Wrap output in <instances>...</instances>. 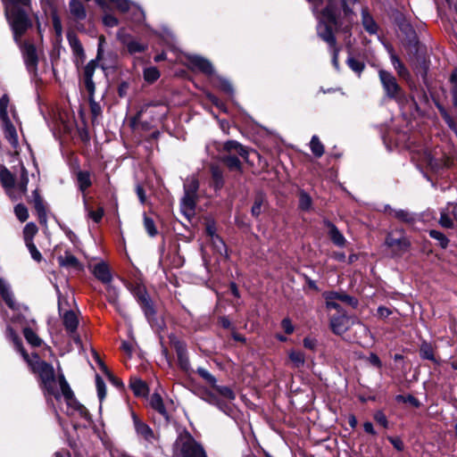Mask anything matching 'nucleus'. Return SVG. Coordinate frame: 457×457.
Listing matches in <instances>:
<instances>
[{
  "label": "nucleus",
  "mask_w": 457,
  "mask_h": 457,
  "mask_svg": "<svg viewBox=\"0 0 457 457\" xmlns=\"http://www.w3.org/2000/svg\"><path fill=\"white\" fill-rule=\"evenodd\" d=\"M0 295L6 305L12 311L19 310V304H17L13 299V295L5 283L4 279L0 278Z\"/></svg>",
  "instance_id": "nucleus-23"
},
{
  "label": "nucleus",
  "mask_w": 457,
  "mask_h": 457,
  "mask_svg": "<svg viewBox=\"0 0 457 457\" xmlns=\"http://www.w3.org/2000/svg\"><path fill=\"white\" fill-rule=\"evenodd\" d=\"M147 49V46L142 43H139L136 40H130L127 44V50L129 54H135L137 53H144Z\"/></svg>",
  "instance_id": "nucleus-61"
},
{
  "label": "nucleus",
  "mask_w": 457,
  "mask_h": 457,
  "mask_svg": "<svg viewBox=\"0 0 457 457\" xmlns=\"http://www.w3.org/2000/svg\"><path fill=\"white\" fill-rule=\"evenodd\" d=\"M310 148L316 158H320L325 153L324 145L320 142L317 135H313L310 141Z\"/></svg>",
  "instance_id": "nucleus-45"
},
{
  "label": "nucleus",
  "mask_w": 457,
  "mask_h": 457,
  "mask_svg": "<svg viewBox=\"0 0 457 457\" xmlns=\"http://www.w3.org/2000/svg\"><path fill=\"white\" fill-rule=\"evenodd\" d=\"M189 68L197 70L207 76L214 74V69L212 62L200 55H192L188 57Z\"/></svg>",
  "instance_id": "nucleus-13"
},
{
  "label": "nucleus",
  "mask_w": 457,
  "mask_h": 457,
  "mask_svg": "<svg viewBox=\"0 0 457 457\" xmlns=\"http://www.w3.org/2000/svg\"><path fill=\"white\" fill-rule=\"evenodd\" d=\"M87 100L92 118H97L102 113V108L100 104L95 101V94H88Z\"/></svg>",
  "instance_id": "nucleus-62"
},
{
  "label": "nucleus",
  "mask_w": 457,
  "mask_h": 457,
  "mask_svg": "<svg viewBox=\"0 0 457 457\" xmlns=\"http://www.w3.org/2000/svg\"><path fill=\"white\" fill-rule=\"evenodd\" d=\"M129 290L143 312L145 320L153 330L158 334L160 343H162L164 340L162 333L167 329L166 321L162 316L158 314L156 303L152 299L145 286L137 283L131 285Z\"/></svg>",
  "instance_id": "nucleus-3"
},
{
  "label": "nucleus",
  "mask_w": 457,
  "mask_h": 457,
  "mask_svg": "<svg viewBox=\"0 0 457 457\" xmlns=\"http://www.w3.org/2000/svg\"><path fill=\"white\" fill-rule=\"evenodd\" d=\"M22 333L27 343H44L37 333L29 326L7 325L5 337L12 343H22L20 333Z\"/></svg>",
  "instance_id": "nucleus-7"
},
{
  "label": "nucleus",
  "mask_w": 457,
  "mask_h": 457,
  "mask_svg": "<svg viewBox=\"0 0 457 457\" xmlns=\"http://www.w3.org/2000/svg\"><path fill=\"white\" fill-rule=\"evenodd\" d=\"M76 177L79 190L84 194L92 186L90 172L88 170H79Z\"/></svg>",
  "instance_id": "nucleus-36"
},
{
  "label": "nucleus",
  "mask_w": 457,
  "mask_h": 457,
  "mask_svg": "<svg viewBox=\"0 0 457 457\" xmlns=\"http://www.w3.org/2000/svg\"><path fill=\"white\" fill-rule=\"evenodd\" d=\"M216 222L213 219L208 220L205 223V234L211 238L212 241L219 240L222 247L226 248L223 238L216 233Z\"/></svg>",
  "instance_id": "nucleus-39"
},
{
  "label": "nucleus",
  "mask_w": 457,
  "mask_h": 457,
  "mask_svg": "<svg viewBox=\"0 0 457 457\" xmlns=\"http://www.w3.org/2000/svg\"><path fill=\"white\" fill-rule=\"evenodd\" d=\"M385 244L387 247L392 248L394 256H402L411 246V241L407 237L395 238L390 233L386 237Z\"/></svg>",
  "instance_id": "nucleus-11"
},
{
  "label": "nucleus",
  "mask_w": 457,
  "mask_h": 457,
  "mask_svg": "<svg viewBox=\"0 0 457 457\" xmlns=\"http://www.w3.org/2000/svg\"><path fill=\"white\" fill-rule=\"evenodd\" d=\"M448 83L450 85V96L452 100V105L453 108L457 109V66L454 67L449 77Z\"/></svg>",
  "instance_id": "nucleus-35"
},
{
  "label": "nucleus",
  "mask_w": 457,
  "mask_h": 457,
  "mask_svg": "<svg viewBox=\"0 0 457 457\" xmlns=\"http://www.w3.org/2000/svg\"><path fill=\"white\" fill-rule=\"evenodd\" d=\"M217 325L226 329L235 341L245 343V338L236 330L234 324L228 316H219L217 319Z\"/></svg>",
  "instance_id": "nucleus-20"
},
{
  "label": "nucleus",
  "mask_w": 457,
  "mask_h": 457,
  "mask_svg": "<svg viewBox=\"0 0 457 457\" xmlns=\"http://www.w3.org/2000/svg\"><path fill=\"white\" fill-rule=\"evenodd\" d=\"M216 87L222 91L223 93L232 96L234 94V88L232 84L228 79L224 77L217 76L216 77Z\"/></svg>",
  "instance_id": "nucleus-50"
},
{
  "label": "nucleus",
  "mask_w": 457,
  "mask_h": 457,
  "mask_svg": "<svg viewBox=\"0 0 457 457\" xmlns=\"http://www.w3.org/2000/svg\"><path fill=\"white\" fill-rule=\"evenodd\" d=\"M390 60L391 62L396 71L398 76L403 79H407L410 77V71L406 68L405 64L402 62V60L399 58L397 54H395L394 48L391 47L390 51Z\"/></svg>",
  "instance_id": "nucleus-30"
},
{
  "label": "nucleus",
  "mask_w": 457,
  "mask_h": 457,
  "mask_svg": "<svg viewBox=\"0 0 457 457\" xmlns=\"http://www.w3.org/2000/svg\"><path fill=\"white\" fill-rule=\"evenodd\" d=\"M10 103V97L7 94H4L2 97H0V120H10L8 115V105Z\"/></svg>",
  "instance_id": "nucleus-59"
},
{
  "label": "nucleus",
  "mask_w": 457,
  "mask_h": 457,
  "mask_svg": "<svg viewBox=\"0 0 457 457\" xmlns=\"http://www.w3.org/2000/svg\"><path fill=\"white\" fill-rule=\"evenodd\" d=\"M361 24L366 32L370 35H375L378 31V25L377 21L374 20L373 16L370 14L368 7H364L361 12Z\"/></svg>",
  "instance_id": "nucleus-21"
},
{
  "label": "nucleus",
  "mask_w": 457,
  "mask_h": 457,
  "mask_svg": "<svg viewBox=\"0 0 457 457\" xmlns=\"http://www.w3.org/2000/svg\"><path fill=\"white\" fill-rule=\"evenodd\" d=\"M221 162L228 167L229 170L243 172L242 162L237 155H223L221 158Z\"/></svg>",
  "instance_id": "nucleus-40"
},
{
  "label": "nucleus",
  "mask_w": 457,
  "mask_h": 457,
  "mask_svg": "<svg viewBox=\"0 0 457 457\" xmlns=\"http://www.w3.org/2000/svg\"><path fill=\"white\" fill-rule=\"evenodd\" d=\"M132 420L137 434L145 441L152 442L154 439V430L145 422L142 421L135 412L132 413Z\"/></svg>",
  "instance_id": "nucleus-15"
},
{
  "label": "nucleus",
  "mask_w": 457,
  "mask_h": 457,
  "mask_svg": "<svg viewBox=\"0 0 457 457\" xmlns=\"http://www.w3.org/2000/svg\"><path fill=\"white\" fill-rule=\"evenodd\" d=\"M67 40L69 42V45L72 50V53L74 56L76 57V60L74 62L77 68L79 67L80 64H82L86 60V54L84 47L79 40V38L77 37V35L71 31L69 30L67 32Z\"/></svg>",
  "instance_id": "nucleus-12"
},
{
  "label": "nucleus",
  "mask_w": 457,
  "mask_h": 457,
  "mask_svg": "<svg viewBox=\"0 0 457 457\" xmlns=\"http://www.w3.org/2000/svg\"><path fill=\"white\" fill-rule=\"evenodd\" d=\"M84 204L86 206V209L88 211V217L95 222V223H100L103 220V217L104 216V209L103 206H99L96 211L89 209L87 207V198L86 195H83Z\"/></svg>",
  "instance_id": "nucleus-49"
},
{
  "label": "nucleus",
  "mask_w": 457,
  "mask_h": 457,
  "mask_svg": "<svg viewBox=\"0 0 457 457\" xmlns=\"http://www.w3.org/2000/svg\"><path fill=\"white\" fill-rule=\"evenodd\" d=\"M129 388L137 397H145L149 394L148 385L139 378H130Z\"/></svg>",
  "instance_id": "nucleus-27"
},
{
  "label": "nucleus",
  "mask_w": 457,
  "mask_h": 457,
  "mask_svg": "<svg viewBox=\"0 0 457 457\" xmlns=\"http://www.w3.org/2000/svg\"><path fill=\"white\" fill-rule=\"evenodd\" d=\"M23 58L27 70L29 72H36L37 70L38 56L37 48L33 44H29L25 46Z\"/></svg>",
  "instance_id": "nucleus-14"
},
{
  "label": "nucleus",
  "mask_w": 457,
  "mask_h": 457,
  "mask_svg": "<svg viewBox=\"0 0 457 457\" xmlns=\"http://www.w3.org/2000/svg\"><path fill=\"white\" fill-rule=\"evenodd\" d=\"M62 324L71 337L77 333L79 319L72 310H69L64 312L62 316Z\"/></svg>",
  "instance_id": "nucleus-19"
},
{
  "label": "nucleus",
  "mask_w": 457,
  "mask_h": 457,
  "mask_svg": "<svg viewBox=\"0 0 457 457\" xmlns=\"http://www.w3.org/2000/svg\"><path fill=\"white\" fill-rule=\"evenodd\" d=\"M101 60H97L95 58L90 60L83 70V85L87 94H95L96 92V85L93 80L94 73L96 69L99 66L103 71H106L110 67L105 63H99Z\"/></svg>",
  "instance_id": "nucleus-8"
},
{
  "label": "nucleus",
  "mask_w": 457,
  "mask_h": 457,
  "mask_svg": "<svg viewBox=\"0 0 457 457\" xmlns=\"http://www.w3.org/2000/svg\"><path fill=\"white\" fill-rule=\"evenodd\" d=\"M93 274L104 284H109L112 278L109 265L104 262H98L95 265Z\"/></svg>",
  "instance_id": "nucleus-22"
},
{
  "label": "nucleus",
  "mask_w": 457,
  "mask_h": 457,
  "mask_svg": "<svg viewBox=\"0 0 457 457\" xmlns=\"http://www.w3.org/2000/svg\"><path fill=\"white\" fill-rule=\"evenodd\" d=\"M14 346L16 352L28 364L29 370L37 376L39 388L48 404L54 407L53 397L56 401H60L62 395L64 400L74 395L63 373H60L56 377L53 365L42 360L37 353L33 352L29 354L23 345H14Z\"/></svg>",
  "instance_id": "nucleus-1"
},
{
  "label": "nucleus",
  "mask_w": 457,
  "mask_h": 457,
  "mask_svg": "<svg viewBox=\"0 0 457 457\" xmlns=\"http://www.w3.org/2000/svg\"><path fill=\"white\" fill-rule=\"evenodd\" d=\"M264 204H268L266 195L259 190L255 193L253 198V204L251 208V215L255 219L259 220Z\"/></svg>",
  "instance_id": "nucleus-25"
},
{
  "label": "nucleus",
  "mask_w": 457,
  "mask_h": 457,
  "mask_svg": "<svg viewBox=\"0 0 457 457\" xmlns=\"http://www.w3.org/2000/svg\"><path fill=\"white\" fill-rule=\"evenodd\" d=\"M149 403L153 410L161 414L167 421H170V414L166 410L162 397L159 393H154L151 395Z\"/></svg>",
  "instance_id": "nucleus-28"
},
{
  "label": "nucleus",
  "mask_w": 457,
  "mask_h": 457,
  "mask_svg": "<svg viewBox=\"0 0 457 457\" xmlns=\"http://www.w3.org/2000/svg\"><path fill=\"white\" fill-rule=\"evenodd\" d=\"M28 203L33 204V207L37 215L38 222L41 225L46 226L47 223V211L46 203L41 196L38 188H36L32 191L31 196L28 199Z\"/></svg>",
  "instance_id": "nucleus-9"
},
{
  "label": "nucleus",
  "mask_w": 457,
  "mask_h": 457,
  "mask_svg": "<svg viewBox=\"0 0 457 457\" xmlns=\"http://www.w3.org/2000/svg\"><path fill=\"white\" fill-rule=\"evenodd\" d=\"M106 299L110 304L120 311L119 293L116 287L108 286L106 288Z\"/></svg>",
  "instance_id": "nucleus-51"
},
{
  "label": "nucleus",
  "mask_w": 457,
  "mask_h": 457,
  "mask_svg": "<svg viewBox=\"0 0 457 457\" xmlns=\"http://www.w3.org/2000/svg\"><path fill=\"white\" fill-rule=\"evenodd\" d=\"M196 373L213 389L217 386L216 378L212 375L207 370L198 367Z\"/></svg>",
  "instance_id": "nucleus-54"
},
{
  "label": "nucleus",
  "mask_w": 457,
  "mask_h": 457,
  "mask_svg": "<svg viewBox=\"0 0 457 457\" xmlns=\"http://www.w3.org/2000/svg\"><path fill=\"white\" fill-rule=\"evenodd\" d=\"M320 20L317 25L318 37L326 42L329 47L337 45V37L333 28L339 29L343 23L341 21V10L336 0H327L325 7L320 11Z\"/></svg>",
  "instance_id": "nucleus-5"
},
{
  "label": "nucleus",
  "mask_w": 457,
  "mask_h": 457,
  "mask_svg": "<svg viewBox=\"0 0 457 457\" xmlns=\"http://www.w3.org/2000/svg\"><path fill=\"white\" fill-rule=\"evenodd\" d=\"M29 184V173L25 166L21 163L20 180L18 183V188L22 194H26Z\"/></svg>",
  "instance_id": "nucleus-57"
},
{
  "label": "nucleus",
  "mask_w": 457,
  "mask_h": 457,
  "mask_svg": "<svg viewBox=\"0 0 457 457\" xmlns=\"http://www.w3.org/2000/svg\"><path fill=\"white\" fill-rule=\"evenodd\" d=\"M144 227L150 237H154L158 234L154 220L146 214L144 215Z\"/></svg>",
  "instance_id": "nucleus-63"
},
{
  "label": "nucleus",
  "mask_w": 457,
  "mask_h": 457,
  "mask_svg": "<svg viewBox=\"0 0 457 457\" xmlns=\"http://www.w3.org/2000/svg\"><path fill=\"white\" fill-rule=\"evenodd\" d=\"M393 21L403 36V46L405 50L410 55L421 62L419 72L422 79H426L428 66L425 61V54L427 52L425 45L420 42L414 27L403 12L395 10L393 13Z\"/></svg>",
  "instance_id": "nucleus-2"
},
{
  "label": "nucleus",
  "mask_w": 457,
  "mask_h": 457,
  "mask_svg": "<svg viewBox=\"0 0 457 457\" xmlns=\"http://www.w3.org/2000/svg\"><path fill=\"white\" fill-rule=\"evenodd\" d=\"M68 408H71L77 412H79V416L87 421H92V415L88 411V410L79 402L76 398L75 395L71 396V398H68L65 400Z\"/></svg>",
  "instance_id": "nucleus-24"
},
{
  "label": "nucleus",
  "mask_w": 457,
  "mask_h": 457,
  "mask_svg": "<svg viewBox=\"0 0 457 457\" xmlns=\"http://www.w3.org/2000/svg\"><path fill=\"white\" fill-rule=\"evenodd\" d=\"M4 15L15 38L21 37L33 26L29 16L31 0H2Z\"/></svg>",
  "instance_id": "nucleus-4"
},
{
  "label": "nucleus",
  "mask_w": 457,
  "mask_h": 457,
  "mask_svg": "<svg viewBox=\"0 0 457 457\" xmlns=\"http://www.w3.org/2000/svg\"><path fill=\"white\" fill-rule=\"evenodd\" d=\"M96 386L97 396L99 401L102 403L106 396V385L103 378L98 373L96 374Z\"/></svg>",
  "instance_id": "nucleus-60"
},
{
  "label": "nucleus",
  "mask_w": 457,
  "mask_h": 457,
  "mask_svg": "<svg viewBox=\"0 0 457 457\" xmlns=\"http://www.w3.org/2000/svg\"><path fill=\"white\" fill-rule=\"evenodd\" d=\"M211 171V186L217 192L220 191L225 185L223 172L219 166L212 165L210 169Z\"/></svg>",
  "instance_id": "nucleus-31"
},
{
  "label": "nucleus",
  "mask_w": 457,
  "mask_h": 457,
  "mask_svg": "<svg viewBox=\"0 0 457 457\" xmlns=\"http://www.w3.org/2000/svg\"><path fill=\"white\" fill-rule=\"evenodd\" d=\"M196 373L213 389L217 386L216 378L212 375L207 370L198 367Z\"/></svg>",
  "instance_id": "nucleus-55"
},
{
  "label": "nucleus",
  "mask_w": 457,
  "mask_h": 457,
  "mask_svg": "<svg viewBox=\"0 0 457 457\" xmlns=\"http://www.w3.org/2000/svg\"><path fill=\"white\" fill-rule=\"evenodd\" d=\"M38 232V228L34 222H29L23 228L24 242L33 241L34 237Z\"/></svg>",
  "instance_id": "nucleus-53"
},
{
  "label": "nucleus",
  "mask_w": 457,
  "mask_h": 457,
  "mask_svg": "<svg viewBox=\"0 0 457 457\" xmlns=\"http://www.w3.org/2000/svg\"><path fill=\"white\" fill-rule=\"evenodd\" d=\"M2 122L4 137L13 148H16L19 145V139L16 128L14 127L11 120H3Z\"/></svg>",
  "instance_id": "nucleus-26"
},
{
  "label": "nucleus",
  "mask_w": 457,
  "mask_h": 457,
  "mask_svg": "<svg viewBox=\"0 0 457 457\" xmlns=\"http://www.w3.org/2000/svg\"><path fill=\"white\" fill-rule=\"evenodd\" d=\"M180 453L182 457H207L204 448L191 435L182 443Z\"/></svg>",
  "instance_id": "nucleus-10"
},
{
  "label": "nucleus",
  "mask_w": 457,
  "mask_h": 457,
  "mask_svg": "<svg viewBox=\"0 0 457 457\" xmlns=\"http://www.w3.org/2000/svg\"><path fill=\"white\" fill-rule=\"evenodd\" d=\"M288 358L294 368H302L305 363L304 353L298 350H291L288 353Z\"/></svg>",
  "instance_id": "nucleus-48"
},
{
  "label": "nucleus",
  "mask_w": 457,
  "mask_h": 457,
  "mask_svg": "<svg viewBox=\"0 0 457 457\" xmlns=\"http://www.w3.org/2000/svg\"><path fill=\"white\" fill-rule=\"evenodd\" d=\"M298 198V208L303 212H309L312 206L311 195L302 189L299 191Z\"/></svg>",
  "instance_id": "nucleus-43"
},
{
  "label": "nucleus",
  "mask_w": 457,
  "mask_h": 457,
  "mask_svg": "<svg viewBox=\"0 0 457 457\" xmlns=\"http://www.w3.org/2000/svg\"><path fill=\"white\" fill-rule=\"evenodd\" d=\"M0 182L4 188H12L15 186L14 175L4 166L0 170Z\"/></svg>",
  "instance_id": "nucleus-41"
},
{
  "label": "nucleus",
  "mask_w": 457,
  "mask_h": 457,
  "mask_svg": "<svg viewBox=\"0 0 457 457\" xmlns=\"http://www.w3.org/2000/svg\"><path fill=\"white\" fill-rule=\"evenodd\" d=\"M390 209V214H392L396 220L399 221L404 222L406 224H413L415 222L414 216L405 210H394Z\"/></svg>",
  "instance_id": "nucleus-42"
},
{
  "label": "nucleus",
  "mask_w": 457,
  "mask_h": 457,
  "mask_svg": "<svg viewBox=\"0 0 457 457\" xmlns=\"http://www.w3.org/2000/svg\"><path fill=\"white\" fill-rule=\"evenodd\" d=\"M57 262L61 267L73 269L78 271L84 270V265L70 251H65L64 255L58 256Z\"/></svg>",
  "instance_id": "nucleus-16"
},
{
  "label": "nucleus",
  "mask_w": 457,
  "mask_h": 457,
  "mask_svg": "<svg viewBox=\"0 0 457 457\" xmlns=\"http://www.w3.org/2000/svg\"><path fill=\"white\" fill-rule=\"evenodd\" d=\"M198 195H192L188 193L185 194L180 200L181 212L187 217L190 218L195 215V207L197 204Z\"/></svg>",
  "instance_id": "nucleus-18"
},
{
  "label": "nucleus",
  "mask_w": 457,
  "mask_h": 457,
  "mask_svg": "<svg viewBox=\"0 0 457 457\" xmlns=\"http://www.w3.org/2000/svg\"><path fill=\"white\" fill-rule=\"evenodd\" d=\"M213 390L225 400L232 402L236 399V393L230 386L217 385L216 387L213 388Z\"/></svg>",
  "instance_id": "nucleus-52"
},
{
  "label": "nucleus",
  "mask_w": 457,
  "mask_h": 457,
  "mask_svg": "<svg viewBox=\"0 0 457 457\" xmlns=\"http://www.w3.org/2000/svg\"><path fill=\"white\" fill-rule=\"evenodd\" d=\"M420 356L424 360H429L435 364H439L440 360L435 356L433 345H420Z\"/></svg>",
  "instance_id": "nucleus-44"
},
{
  "label": "nucleus",
  "mask_w": 457,
  "mask_h": 457,
  "mask_svg": "<svg viewBox=\"0 0 457 457\" xmlns=\"http://www.w3.org/2000/svg\"><path fill=\"white\" fill-rule=\"evenodd\" d=\"M324 226L328 229V235L331 242L339 247H344L346 244V239L337 227L329 220H324Z\"/></svg>",
  "instance_id": "nucleus-17"
},
{
  "label": "nucleus",
  "mask_w": 457,
  "mask_h": 457,
  "mask_svg": "<svg viewBox=\"0 0 457 457\" xmlns=\"http://www.w3.org/2000/svg\"><path fill=\"white\" fill-rule=\"evenodd\" d=\"M70 12L77 21H83L87 18V11L79 0H71L69 3Z\"/></svg>",
  "instance_id": "nucleus-33"
},
{
  "label": "nucleus",
  "mask_w": 457,
  "mask_h": 457,
  "mask_svg": "<svg viewBox=\"0 0 457 457\" xmlns=\"http://www.w3.org/2000/svg\"><path fill=\"white\" fill-rule=\"evenodd\" d=\"M178 359V366L182 371L187 372L190 368V362L187 356L186 345H174Z\"/></svg>",
  "instance_id": "nucleus-29"
},
{
  "label": "nucleus",
  "mask_w": 457,
  "mask_h": 457,
  "mask_svg": "<svg viewBox=\"0 0 457 457\" xmlns=\"http://www.w3.org/2000/svg\"><path fill=\"white\" fill-rule=\"evenodd\" d=\"M378 78L385 96L387 98L396 102H400L403 99L404 91L392 72L380 69L378 71Z\"/></svg>",
  "instance_id": "nucleus-6"
},
{
  "label": "nucleus",
  "mask_w": 457,
  "mask_h": 457,
  "mask_svg": "<svg viewBox=\"0 0 457 457\" xmlns=\"http://www.w3.org/2000/svg\"><path fill=\"white\" fill-rule=\"evenodd\" d=\"M330 295H332L334 299L345 303L353 309H356L359 305V300L356 297L347 295L345 292L330 291Z\"/></svg>",
  "instance_id": "nucleus-38"
},
{
  "label": "nucleus",
  "mask_w": 457,
  "mask_h": 457,
  "mask_svg": "<svg viewBox=\"0 0 457 457\" xmlns=\"http://www.w3.org/2000/svg\"><path fill=\"white\" fill-rule=\"evenodd\" d=\"M428 235L431 238L437 241L440 248L446 249L448 247L450 239L443 232L436 229H429Z\"/></svg>",
  "instance_id": "nucleus-46"
},
{
  "label": "nucleus",
  "mask_w": 457,
  "mask_h": 457,
  "mask_svg": "<svg viewBox=\"0 0 457 457\" xmlns=\"http://www.w3.org/2000/svg\"><path fill=\"white\" fill-rule=\"evenodd\" d=\"M224 152L231 153L233 151L237 152L239 156L247 160L249 153L247 149L241 145L239 142L236 140H228L223 144L222 147Z\"/></svg>",
  "instance_id": "nucleus-32"
},
{
  "label": "nucleus",
  "mask_w": 457,
  "mask_h": 457,
  "mask_svg": "<svg viewBox=\"0 0 457 457\" xmlns=\"http://www.w3.org/2000/svg\"><path fill=\"white\" fill-rule=\"evenodd\" d=\"M14 214L21 222H25L29 219V211L24 204L14 206Z\"/></svg>",
  "instance_id": "nucleus-64"
},
{
  "label": "nucleus",
  "mask_w": 457,
  "mask_h": 457,
  "mask_svg": "<svg viewBox=\"0 0 457 457\" xmlns=\"http://www.w3.org/2000/svg\"><path fill=\"white\" fill-rule=\"evenodd\" d=\"M346 64L348 67L357 74H361L365 69V63L361 61H359L353 57L351 54L348 56L346 60Z\"/></svg>",
  "instance_id": "nucleus-58"
},
{
  "label": "nucleus",
  "mask_w": 457,
  "mask_h": 457,
  "mask_svg": "<svg viewBox=\"0 0 457 457\" xmlns=\"http://www.w3.org/2000/svg\"><path fill=\"white\" fill-rule=\"evenodd\" d=\"M348 318L345 314L333 316L330 319V327L332 331L337 335H341L347 328Z\"/></svg>",
  "instance_id": "nucleus-34"
},
{
  "label": "nucleus",
  "mask_w": 457,
  "mask_h": 457,
  "mask_svg": "<svg viewBox=\"0 0 457 457\" xmlns=\"http://www.w3.org/2000/svg\"><path fill=\"white\" fill-rule=\"evenodd\" d=\"M395 401L397 403H410L414 408H420L421 406L420 400L411 394L407 395H397L395 396Z\"/></svg>",
  "instance_id": "nucleus-56"
},
{
  "label": "nucleus",
  "mask_w": 457,
  "mask_h": 457,
  "mask_svg": "<svg viewBox=\"0 0 457 457\" xmlns=\"http://www.w3.org/2000/svg\"><path fill=\"white\" fill-rule=\"evenodd\" d=\"M161 76L160 71L155 66H151L144 69L143 77L148 84H154L159 79Z\"/></svg>",
  "instance_id": "nucleus-47"
},
{
  "label": "nucleus",
  "mask_w": 457,
  "mask_h": 457,
  "mask_svg": "<svg viewBox=\"0 0 457 457\" xmlns=\"http://www.w3.org/2000/svg\"><path fill=\"white\" fill-rule=\"evenodd\" d=\"M51 19L57 42L62 39V25L56 7L51 8Z\"/></svg>",
  "instance_id": "nucleus-37"
}]
</instances>
